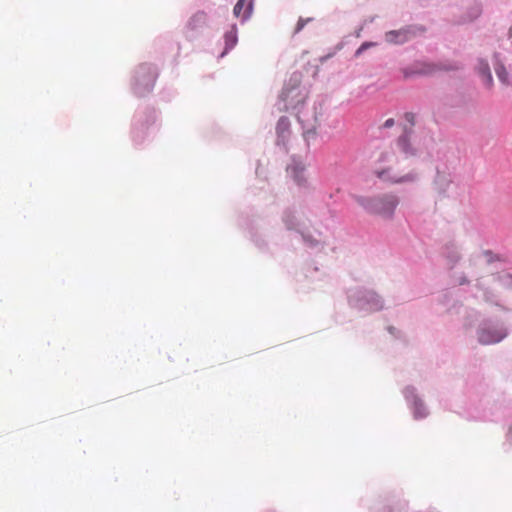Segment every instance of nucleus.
<instances>
[{
	"mask_svg": "<svg viewBox=\"0 0 512 512\" xmlns=\"http://www.w3.org/2000/svg\"><path fill=\"white\" fill-rule=\"evenodd\" d=\"M398 205V198L392 194H386L368 199L364 207L370 213L390 217Z\"/></svg>",
	"mask_w": 512,
	"mask_h": 512,
	"instance_id": "f257e3e1",
	"label": "nucleus"
},
{
	"mask_svg": "<svg viewBox=\"0 0 512 512\" xmlns=\"http://www.w3.org/2000/svg\"><path fill=\"white\" fill-rule=\"evenodd\" d=\"M374 174L377 178L382 181L392 183V184H401L407 182H413L416 180V174L414 173H406L401 174L396 171L392 166L388 167H376L374 170Z\"/></svg>",
	"mask_w": 512,
	"mask_h": 512,
	"instance_id": "f03ea898",
	"label": "nucleus"
},
{
	"mask_svg": "<svg viewBox=\"0 0 512 512\" xmlns=\"http://www.w3.org/2000/svg\"><path fill=\"white\" fill-rule=\"evenodd\" d=\"M413 35L409 28H403L387 32L385 34V40L390 44H403L410 40Z\"/></svg>",
	"mask_w": 512,
	"mask_h": 512,
	"instance_id": "7ed1b4c3",
	"label": "nucleus"
},
{
	"mask_svg": "<svg viewBox=\"0 0 512 512\" xmlns=\"http://www.w3.org/2000/svg\"><path fill=\"white\" fill-rule=\"evenodd\" d=\"M396 146L406 156H414L416 154V149L411 143V130H406L401 136H399Z\"/></svg>",
	"mask_w": 512,
	"mask_h": 512,
	"instance_id": "20e7f679",
	"label": "nucleus"
},
{
	"mask_svg": "<svg viewBox=\"0 0 512 512\" xmlns=\"http://www.w3.org/2000/svg\"><path fill=\"white\" fill-rule=\"evenodd\" d=\"M505 334L500 330L482 329L478 333V339L482 344H493L501 341Z\"/></svg>",
	"mask_w": 512,
	"mask_h": 512,
	"instance_id": "39448f33",
	"label": "nucleus"
},
{
	"mask_svg": "<svg viewBox=\"0 0 512 512\" xmlns=\"http://www.w3.org/2000/svg\"><path fill=\"white\" fill-rule=\"evenodd\" d=\"M252 11V1L250 0H239L234 6L233 13L236 17H242L246 19L250 16Z\"/></svg>",
	"mask_w": 512,
	"mask_h": 512,
	"instance_id": "423d86ee",
	"label": "nucleus"
},
{
	"mask_svg": "<svg viewBox=\"0 0 512 512\" xmlns=\"http://www.w3.org/2000/svg\"><path fill=\"white\" fill-rule=\"evenodd\" d=\"M290 122L287 117H281L277 123L276 131L278 137L284 140L289 134Z\"/></svg>",
	"mask_w": 512,
	"mask_h": 512,
	"instance_id": "0eeeda50",
	"label": "nucleus"
},
{
	"mask_svg": "<svg viewBox=\"0 0 512 512\" xmlns=\"http://www.w3.org/2000/svg\"><path fill=\"white\" fill-rule=\"evenodd\" d=\"M206 24V15L203 12L196 13L190 19L188 26L190 29L195 30Z\"/></svg>",
	"mask_w": 512,
	"mask_h": 512,
	"instance_id": "6e6552de",
	"label": "nucleus"
},
{
	"mask_svg": "<svg viewBox=\"0 0 512 512\" xmlns=\"http://www.w3.org/2000/svg\"><path fill=\"white\" fill-rule=\"evenodd\" d=\"M480 75L483 77L485 85L490 87L492 85V75L490 73L489 65L486 62H481L478 67Z\"/></svg>",
	"mask_w": 512,
	"mask_h": 512,
	"instance_id": "1a4fd4ad",
	"label": "nucleus"
},
{
	"mask_svg": "<svg viewBox=\"0 0 512 512\" xmlns=\"http://www.w3.org/2000/svg\"><path fill=\"white\" fill-rule=\"evenodd\" d=\"M226 51L232 49L237 43V31L235 28H232L230 31L225 33L224 36Z\"/></svg>",
	"mask_w": 512,
	"mask_h": 512,
	"instance_id": "9d476101",
	"label": "nucleus"
},
{
	"mask_svg": "<svg viewBox=\"0 0 512 512\" xmlns=\"http://www.w3.org/2000/svg\"><path fill=\"white\" fill-rule=\"evenodd\" d=\"M495 72H496V75L498 76V78L506 83L507 82V77H508V73L505 69V67L503 65H498L495 67Z\"/></svg>",
	"mask_w": 512,
	"mask_h": 512,
	"instance_id": "9b49d317",
	"label": "nucleus"
},
{
	"mask_svg": "<svg viewBox=\"0 0 512 512\" xmlns=\"http://www.w3.org/2000/svg\"><path fill=\"white\" fill-rule=\"evenodd\" d=\"M310 19H302L300 18L296 24V27H295V30H294V33H299L303 28L304 26L307 24V22H309Z\"/></svg>",
	"mask_w": 512,
	"mask_h": 512,
	"instance_id": "f8f14e48",
	"label": "nucleus"
},
{
	"mask_svg": "<svg viewBox=\"0 0 512 512\" xmlns=\"http://www.w3.org/2000/svg\"><path fill=\"white\" fill-rule=\"evenodd\" d=\"M294 88L293 89H288V88H285L283 91H282V98L283 100L285 101H288L291 93L293 92Z\"/></svg>",
	"mask_w": 512,
	"mask_h": 512,
	"instance_id": "ddd939ff",
	"label": "nucleus"
},
{
	"mask_svg": "<svg viewBox=\"0 0 512 512\" xmlns=\"http://www.w3.org/2000/svg\"><path fill=\"white\" fill-rule=\"evenodd\" d=\"M393 125H394V119H392V118L387 119V120L384 122V124H383V126H384L385 128H390V127H392Z\"/></svg>",
	"mask_w": 512,
	"mask_h": 512,
	"instance_id": "4468645a",
	"label": "nucleus"
},
{
	"mask_svg": "<svg viewBox=\"0 0 512 512\" xmlns=\"http://www.w3.org/2000/svg\"><path fill=\"white\" fill-rule=\"evenodd\" d=\"M371 46L370 43H363L360 48L357 50L356 54L359 55L363 50Z\"/></svg>",
	"mask_w": 512,
	"mask_h": 512,
	"instance_id": "2eb2a0df",
	"label": "nucleus"
},
{
	"mask_svg": "<svg viewBox=\"0 0 512 512\" xmlns=\"http://www.w3.org/2000/svg\"><path fill=\"white\" fill-rule=\"evenodd\" d=\"M504 282L506 285H511L512 284V277L507 275L503 278Z\"/></svg>",
	"mask_w": 512,
	"mask_h": 512,
	"instance_id": "dca6fc26",
	"label": "nucleus"
},
{
	"mask_svg": "<svg viewBox=\"0 0 512 512\" xmlns=\"http://www.w3.org/2000/svg\"><path fill=\"white\" fill-rule=\"evenodd\" d=\"M388 158H389V154H388V153H384V154H382V156H381V159H382L383 161L387 160Z\"/></svg>",
	"mask_w": 512,
	"mask_h": 512,
	"instance_id": "f3484780",
	"label": "nucleus"
},
{
	"mask_svg": "<svg viewBox=\"0 0 512 512\" xmlns=\"http://www.w3.org/2000/svg\"><path fill=\"white\" fill-rule=\"evenodd\" d=\"M415 415H416V417H424L426 414L425 413L418 414V412H415Z\"/></svg>",
	"mask_w": 512,
	"mask_h": 512,
	"instance_id": "a211bd4d",
	"label": "nucleus"
},
{
	"mask_svg": "<svg viewBox=\"0 0 512 512\" xmlns=\"http://www.w3.org/2000/svg\"><path fill=\"white\" fill-rule=\"evenodd\" d=\"M406 118L408 121H412L413 116L411 114H406Z\"/></svg>",
	"mask_w": 512,
	"mask_h": 512,
	"instance_id": "6ab92c4d",
	"label": "nucleus"
},
{
	"mask_svg": "<svg viewBox=\"0 0 512 512\" xmlns=\"http://www.w3.org/2000/svg\"><path fill=\"white\" fill-rule=\"evenodd\" d=\"M480 14V10L477 9V13H476V16H478Z\"/></svg>",
	"mask_w": 512,
	"mask_h": 512,
	"instance_id": "aec40b11",
	"label": "nucleus"
}]
</instances>
